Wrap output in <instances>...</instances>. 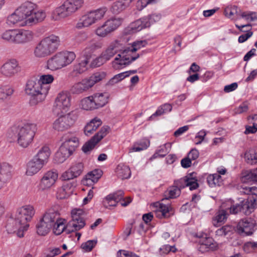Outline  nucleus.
Wrapping results in <instances>:
<instances>
[{
  "label": "nucleus",
  "instance_id": "nucleus-1",
  "mask_svg": "<svg viewBox=\"0 0 257 257\" xmlns=\"http://www.w3.org/2000/svg\"><path fill=\"white\" fill-rule=\"evenodd\" d=\"M35 214L34 207L31 205H25L18 211L14 220L11 219L7 225V230L9 232H15L17 229V234L19 237L24 236V232L27 230L30 221Z\"/></svg>",
  "mask_w": 257,
  "mask_h": 257
},
{
  "label": "nucleus",
  "instance_id": "nucleus-2",
  "mask_svg": "<svg viewBox=\"0 0 257 257\" xmlns=\"http://www.w3.org/2000/svg\"><path fill=\"white\" fill-rule=\"evenodd\" d=\"M61 43L58 36L51 34L40 40L35 46L33 54L37 58L47 57L55 53Z\"/></svg>",
  "mask_w": 257,
  "mask_h": 257
},
{
  "label": "nucleus",
  "instance_id": "nucleus-3",
  "mask_svg": "<svg viewBox=\"0 0 257 257\" xmlns=\"http://www.w3.org/2000/svg\"><path fill=\"white\" fill-rule=\"evenodd\" d=\"M63 143L55 155V160L58 163H63L79 146L78 138L74 134L68 133L62 137Z\"/></svg>",
  "mask_w": 257,
  "mask_h": 257
},
{
  "label": "nucleus",
  "instance_id": "nucleus-4",
  "mask_svg": "<svg viewBox=\"0 0 257 257\" xmlns=\"http://www.w3.org/2000/svg\"><path fill=\"white\" fill-rule=\"evenodd\" d=\"M84 3V0H66L52 12L51 18L60 21L69 17L81 9Z\"/></svg>",
  "mask_w": 257,
  "mask_h": 257
},
{
  "label": "nucleus",
  "instance_id": "nucleus-5",
  "mask_svg": "<svg viewBox=\"0 0 257 257\" xmlns=\"http://www.w3.org/2000/svg\"><path fill=\"white\" fill-rule=\"evenodd\" d=\"M75 58V54L72 51L58 52L47 60L45 68L51 71L61 69L71 64Z\"/></svg>",
  "mask_w": 257,
  "mask_h": 257
},
{
  "label": "nucleus",
  "instance_id": "nucleus-6",
  "mask_svg": "<svg viewBox=\"0 0 257 257\" xmlns=\"http://www.w3.org/2000/svg\"><path fill=\"white\" fill-rule=\"evenodd\" d=\"M37 124L34 122H27L18 129L17 142L23 148H28L33 142L37 131Z\"/></svg>",
  "mask_w": 257,
  "mask_h": 257
},
{
  "label": "nucleus",
  "instance_id": "nucleus-7",
  "mask_svg": "<svg viewBox=\"0 0 257 257\" xmlns=\"http://www.w3.org/2000/svg\"><path fill=\"white\" fill-rule=\"evenodd\" d=\"M2 38L9 42L22 44L28 43L33 38V33L30 30L13 29L5 31Z\"/></svg>",
  "mask_w": 257,
  "mask_h": 257
},
{
  "label": "nucleus",
  "instance_id": "nucleus-8",
  "mask_svg": "<svg viewBox=\"0 0 257 257\" xmlns=\"http://www.w3.org/2000/svg\"><path fill=\"white\" fill-rule=\"evenodd\" d=\"M44 87L43 88L37 80L30 79L27 81L25 91L32 97L30 100L32 105H36L45 99L47 94Z\"/></svg>",
  "mask_w": 257,
  "mask_h": 257
},
{
  "label": "nucleus",
  "instance_id": "nucleus-9",
  "mask_svg": "<svg viewBox=\"0 0 257 257\" xmlns=\"http://www.w3.org/2000/svg\"><path fill=\"white\" fill-rule=\"evenodd\" d=\"M107 11L106 7H102L91 11L82 15L75 25L77 29L87 28L101 20Z\"/></svg>",
  "mask_w": 257,
  "mask_h": 257
},
{
  "label": "nucleus",
  "instance_id": "nucleus-10",
  "mask_svg": "<svg viewBox=\"0 0 257 257\" xmlns=\"http://www.w3.org/2000/svg\"><path fill=\"white\" fill-rule=\"evenodd\" d=\"M119 52L120 53L112 62V67L115 69L129 65L140 57V55L134 51L130 46L125 48L123 50L120 49Z\"/></svg>",
  "mask_w": 257,
  "mask_h": 257
},
{
  "label": "nucleus",
  "instance_id": "nucleus-11",
  "mask_svg": "<svg viewBox=\"0 0 257 257\" xmlns=\"http://www.w3.org/2000/svg\"><path fill=\"white\" fill-rule=\"evenodd\" d=\"M120 45L117 41L110 43L103 50L100 55L93 59L90 63V66L93 68L98 67L111 59L117 53L120 51Z\"/></svg>",
  "mask_w": 257,
  "mask_h": 257
},
{
  "label": "nucleus",
  "instance_id": "nucleus-12",
  "mask_svg": "<svg viewBox=\"0 0 257 257\" xmlns=\"http://www.w3.org/2000/svg\"><path fill=\"white\" fill-rule=\"evenodd\" d=\"M77 118V113L71 111L68 113L60 115L53 123V128L58 132L65 131L70 128Z\"/></svg>",
  "mask_w": 257,
  "mask_h": 257
},
{
  "label": "nucleus",
  "instance_id": "nucleus-13",
  "mask_svg": "<svg viewBox=\"0 0 257 257\" xmlns=\"http://www.w3.org/2000/svg\"><path fill=\"white\" fill-rule=\"evenodd\" d=\"M122 23L119 18H112L106 20L102 25L98 26L95 30V34L98 37L104 38L115 31Z\"/></svg>",
  "mask_w": 257,
  "mask_h": 257
},
{
  "label": "nucleus",
  "instance_id": "nucleus-14",
  "mask_svg": "<svg viewBox=\"0 0 257 257\" xmlns=\"http://www.w3.org/2000/svg\"><path fill=\"white\" fill-rule=\"evenodd\" d=\"M21 70L18 61L12 59L5 62L0 68V73L4 76L12 78L18 74Z\"/></svg>",
  "mask_w": 257,
  "mask_h": 257
},
{
  "label": "nucleus",
  "instance_id": "nucleus-15",
  "mask_svg": "<svg viewBox=\"0 0 257 257\" xmlns=\"http://www.w3.org/2000/svg\"><path fill=\"white\" fill-rule=\"evenodd\" d=\"M255 221L251 218L241 219L236 226L237 232L241 235L252 234L256 229Z\"/></svg>",
  "mask_w": 257,
  "mask_h": 257
},
{
  "label": "nucleus",
  "instance_id": "nucleus-16",
  "mask_svg": "<svg viewBox=\"0 0 257 257\" xmlns=\"http://www.w3.org/2000/svg\"><path fill=\"white\" fill-rule=\"evenodd\" d=\"M58 176V174L56 171L50 170L45 172L38 186L39 190L45 191L50 189L55 185Z\"/></svg>",
  "mask_w": 257,
  "mask_h": 257
},
{
  "label": "nucleus",
  "instance_id": "nucleus-17",
  "mask_svg": "<svg viewBox=\"0 0 257 257\" xmlns=\"http://www.w3.org/2000/svg\"><path fill=\"white\" fill-rule=\"evenodd\" d=\"M108 129L109 127L107 126L101 127L95 136L84 144L82 148L83 152L88 153L91 151L96 145L107 134Z\"/></svg>",
  "mask_w": 257,
  "mask_h": 257
},
{
  "label": "nucleus",
  "instance_id": "nucleus-18",
  "mask_svg": "<svg viewBox=\"0 0 257 257\" xmlns=\"http://www.w3.org/2000/svg\"><path fill=\"white\" fill-rule=\"evenodd\" d=\"M174 185L178 188H184L189 187L190 190L196 189L199 187L198 180L194 174H189L187 176L174 182Z\"/></svg>",
  "mask_w": 257,
  "mask_h": 257
},
{
  "label": "nucleus",
  "instance_id": "nucleus-19",
  "mask_svg": "<svg viewBox=\"0 0 257 257\" xmlns=\"http://www.w3.org/2000/svg\"><path fill=\"white\" fill-rule=\"evenodd\" d=\"M71 106V96L67 92L58 94L55 100V107L61 112L67 111Z\"/></svg>",
  "mask_w": 257,
  "mask_h": 257
},
{
  "label": "nucleus",
  "instance_id": "nucleus-20",
  "mask_svg": "<svg viewBox=\"0 0 257 257\" xmlns=\"http://www.w3.org/2000/svg\"><path fill=\"white\" fill-rule=\"evenodd\" d=\"M195 236L200 238L199 241L198 250L201 252H205L209 250H212L215 248V244L213 243V240L211 237H208L204 233H200L195 234Z\"/></svg>",
  "mask_w": 257,
  "mask_h": 257
},
{
  "label": "nucleus",
  "instance_id": "nucleus-21",
  "mask_svg": "<svg viewBox=\"0 0 257 257\" xmlns=\"http://www.w3.org/2000/svg\"><path fill=\"white\" fill-rule=\"evenodd\" d=\"M90 59L82 55L77 60V63L73 65V70L70 72V75L72 77L78 76L87 70L88 64Z\"/></svg>",
  "mask_w": 257,
  "mask_h": 257
},
{
  "label": "nucleus",
  "instance_id": "nucleus-22",
  "mask_svg": "<svg viewBox=\"0 0 257 257\" xmlns=\"http://www.w3.org/2000/svg\"><path fill=\"white\" fill-rule=\"evenodd\" d=\"M36 8V4L30 2H26L19 7L17 10L18 13L20 14L23 20L26 21V23L27 24L28 20L30 18L33 12Z\"/></svg>",
  "mask_w": 257,
  "mask_h": 257
},
{
  "label": "nucleus",
  "instance_id": "nucleus-23",
  "mask_svg": "<svg viewBox=\"0 0 257 257\" xmlns=\"http://www.w3.org/2000/svg\"><path fill=\"white\" fill-rule=\"evenodd\" d=\"M83 170V165L81 163H76L64 172L61 175V178L63 180L73 179L80 176Z\"/></svg>",
  "mask_w": 257,
  "mask_h": 257
},
{
  "label": "nucleus",
  "instance_id": "nucleus-24",
  "mask_svg": "<svg viewBox=\"0 0 257 257\" xmlns=\"http://www.w3.org/2000/svg\"><path fill=\"white\" fill-rule=\"evenodd\" d=\"M103 43L101 41L93 39L88 43L83 50L82 55L90 59L93 53L96 50L101 49Z\"/></svg>",
  "mask_w": 257,
  "mask_h": 257
},
{
  "label": "nucleus",
  "instance_id": "nucleus-25",
  "mask_svg": "<svg viewBox=\"0 0 257 257\" xmlns=\"http://www.w3.org/2000/svg\"><path fill=\"white\" fill-rule=\"evenodd\" d=\"M162 200L161 202H157L152 205L153 211L155 212L157 217L160 218L169 217V211L171 209L170 205L164 204Z\"/></svg>",
  "mask_w": 257,
  "mask_h": 257
},
{
  "label": "nucleus",
  "instance_id": "nucleus-26",
  "mask_svg": "<svg viewBox=\"0 0 257 257\" xmlns=\"http://www.w3.org/2000/svg\"><path fill=\"white\" fill-rule=\"evenodd\" d=\"M240 17L244 19L247 24L242 25L235 24V26L239 31L244 32L243 28H247L250 30L251 25L250 23L257 21V13L252 12H242L240 13Z\"/></svg>",
  "mask_w": 257,
  "mask_h": 257
},
{
  "label": "nucleus",
  "instance_id": "nucleus-27",
  "mask_svg": "<svg viewBox=\"0 0 257 257\" xmlns=\"http://www.w3.org/2000/svg\"><path fill=\"white\" fill-rule=\"evenodd\" d=\"M51 155V151L48 145L43 146L33 157L35 160L45 166L48 162Z\"/></svg>",
  "mask_w": 257,
  "mask_h": 257
},
{
  "label": "nucleus",
  "instance_id": "nucleus-28",
  "mask_svg": "<svg viewBox=\"0 0 257 257\" xmlns=\"http://www.w3.org/2000/svg\"><path fill=\"white\" fill-rule=\"evenodd\" d=\"M60 218L59 212L54 208H52L47 210L42 219L47 224L53 227Z\"/></svg>",
  "mask_w": 257,
  "mask_h": 257
},
{
  "label": "nucleus",
  "instance_id": "nucleus-29",
  "mask_svg": "<svg viewBox=\"0 0 257 257\" xmlns=\"http://www.w3.org/2000/svg\"><path fill=\"white\" fill-rule=\"evenodd\" d=\"M44 166L42 164L32 158L26 165V175L32 176L40 171Z\"/></svg>",
  "mask_w": 257,
  "mask_h": 257
},
{
  "label": "nucleus",
  "instance_id": "nucleus-30",
  "mask_svg": "<svg viewBox=\"0 0 257 257\" xmlns=\"http://www.w3.org/2000/svg\"><path fill=\"white\" fill-rule=\"evenodd\" d=\"M93 86L89 78L82 79L75 83L72 88V91L75 94H81L87 91Z\"/></svg>",
  "mask_w": 257,
  "mask_h": 257
},
{
  "label": "nucleus",
  "instance_id": "nucleus-31",
  "mask_svg": "<svg viewBox=\"0 0 257 257\" xmlns=\"http://www.w3.org/2000/svg\"><path fill=\"white\" fill-rule=\"evenodd\" d=\"M102 172L100 169H95L88 173L82 180L83 184L87 186H91L96 183L100 178Z\"/></svg>",
  "mask_w": 257,
  "mask_h": 257
},
{
  "label": "nucleus",
  "instance_id": "nucleus-32",
  "mask_svg": "<svg viewBox=\"0 0 257 257\" xmlns=\"http://www.w3.org/2000/svg\"><path fill=\"white\" fill-rule=\"evenodd\" d=\"M11 177L10 167L6 164L0 163V190L6 186Z\"/></svg>",
  "mask_w": 257,
  "mask_h": 257
},
{
  "label": "nucleus",
  "instance_id": "nucleus-33",
  "mask_svg": "<svg viewBox=\"0 0 257 257\" xmlns=\"http://www.w3.org/2000/svg\"><path fill=\"white\" fill-rule=\"evenodd\" d=\"M91 96L93 97L96 109L103 107L108 103L109 95L106 92L95 93Z\"/></svg>",
  "mask_w": 257,
  "mask_h": 257
},
{
  "label": "nucleus",
  "instance_id": "nucleus-34",
  "mask_svg": "<svg viewBox=\"0 0 257 257\" xmlns=\"http://www.w3.org/2000/svg\"><path fill=\"white\" fill-rule=\"evenodd\" d=\"M73 191L72 183L65 182L62 186L58 189L57 197L60 199H65L71 195Z\"/></svg>",
  "mask_w": 257,
  "mask_h": 257
},
{
  "label": "nucleus",
  "instance_id": "nucleus-35",
  "mask_svg": "<svg viewBox=\"0 0 257 257\" xmlns=\"http://www.w3.org/2000/svg\"><path fill=\"white\" fill-rule=\"evenodd\" d=\"M102 124L101 119L98 117H95L91 119L84 128V133L86 136L91 135Z\"/></svg>",
  "mask_w": 257,
  "mask_h": 257
},
{
  "label": "nucleus",
  "instance_id": "nucleus-36",
  "mask_svg": "<svg viewBox=\"0 0 257 257\" xmlns=\"http://www.w3.org/2000/svg\"><path fill=\"white\" fill-rule=\"evenodd\" d=\"M46 13L41 10H37V8L33 12L31 17L28 20V24L29 25L35 24L42 22L46 18Z\"/></svg>",
  "mask_w": 257,
  "mask_h": 257
},
{
  "label": "nucleus",
  "instance_id": "nucleus-37",
  "mask_svg": "<svg viewBox=\"0 0 257 257\" xmlns=\"http://www.w3.org/2000/svg\"><path fill=\"white\" fill-rule=\"evenodd\" d=\"M117 176L121 179H127L131 175V172L128 166L123 164H119L115 169Z\"/></svg>",
  "mask_w": 257,
  "mask_h": 257
},
{
  "label": "nucleus",
  "instance_id": "nucleus-38",
  "mask_svg": "<svg viewBox=\"0 0 257 257\" xmlns=\"http://www.w3.org/2000/svg\"><path fill=\"white\" fill-rule=\"evenodd\" d=\"M207 182L211 187L220 186L223 185V179L219 174L217 173L208 175L207 177Z\"/></svg>",
  "mask_w": 257,
  "mask_h": 257
},
{
  "label": "nucleus",
  "instance_id": "nucleus-39",
  "mask_svg": "<svg viewBox=\"0 0 257 257\" xmlns=\"http://www.w3.org/2000/svg\"><path fill=\"white\" fill-rule=\"evenodd\" d=\"M242 157L247 164L252 165L257 163V152L253 149L246 150Z\"/></svg>",
  "mask_w": 257,
  "mask_h": 257
},
{
  "label": "nucleus",
  "instance_id": "nucleus-40",
  "mask_svg": "<svg viewBox=\"0 0 257 257\" xmlns=\"http://www.w3.org/2000/svg\"><path fill=\"white\" fill-rule=\"evenodd\" d=\"M54 79L53 75L47 74L41 76L39 79L38 80L41 85L43 86V88L45 87L44 89L47 94L50 88V84L53 82Z\"/></svg>",
  "mask_w": 257,
  "mask_h": 257
},
{
  "label": "nucleus",
  "instance_id": "nucleus-41",
  "mask_svg": "<svg viewBox=\"0 0 257 257\" xmlns=\"http://www.w3.org/2000/svg\"><path fill=\"white\" fill-rule=\"evenodd\" d=\"M92 98L93 97L90 95L82 99L80 102V107L85 110L96 109Z\"/></svg>",
  "mask_w": 257,
  "mask_h": 257
},
{
  "label": "nucleus",
  "instance_id": "nucleus-42",
  "mask_svg": "<svg viewBox=\"0 0 257 257\" xmlns=\"http://www.w3.org/2000/svg\"><path fill=\"white\" fill-rule=\"evenodd\" d=\"M171 144L170 143L161 146L156 151L155 153L152 156L151 160L156 159L158 157L163 158L170 152L171 148Z\"/></svg>",
  "mask_w": 257,
  "mask_h": 257
},
{
  "label": "nucleus",
  "instance_id": "nucleus-43",
  "mask_svg": "<svg viewBox=\"0 0 257 257\" xmlns=\"http://www.w3.org/2000/svg\"><path fill=\"white\" fill-rule=\"evenodd\" d=\"M241 12L236 6H230L226 8V17L231 19V20H236L238 18V16H240Z\"/></svg>",
  "mask_w": 257,
  "mask_h": 257
},
{
  "label": "nucleus",
  "instance_id": "nucleus-44",
  "mask_svg": "<svg viewBox=\"0 0 257 257\" xmlns=\"http://www.w3.org/2000/svg\"><path fill=\"white\" fill-rule=\"evenodd\" d=\"M110 195L112 196V198L116 201L118 204L122 206H127L132 201V199L130 197L125 199L123 198V192L121 190H119L115 193Z\"/></svg>",
  "mask_w": 257,
  "mask_h": 257
},
{
  "label": "nucleus",
  "instance_id": "nucleus-45",
  "mask_svg": "<svg viewBox=\"0 0 257 257\" xmlns=\"http://www.w3.org/2000/svg\"><path fill=\"white\" fill-rule=\"evenodd\" d=\"M23 19L16 9L15 12L7 17V24L10 27H13L17 24L23 21Z\"/></svg>",
  "mask_w": 257,
  "mask_h": 257
},
{
  "label": "nucleus",
  "instance_id": "nucleus-46",
  "mask_svg": "<svg viewBox=\"0 0 257 257\" xmlns=\"http://www.w3.org/2000/svg\"><path fill=\"white\" fill-rule=\"evenodd\" d=\"M181 194V190L176 186L170 187L165 192V198L162 199V201H165L169 198H175L178 197Z\"/></svg>",
  "mask_w": 257,
  "mask_h": 257
},
{
  "label": "nucleus",
  "instance_id": "nucleus-47",
  "mask_svg": "<svg viewBox=\"0 0 257 257\" xmlns=\"http://www.w3.org/2000/svg\"><path fill=\"white\" fill-rule=\"evenodd\" d=\"M224 219L225 210L221 208L218 211L215 216L213 218L212 223L214 226L219 227L224 223Z\"/></svg>",
  "mask_w": 257,
  "mask_h": 257
},
{
  "label": "nucleus",
  "instance_id": "nucleus-48",
  "mask_svg": "<svg viewBox=\"0 0 257 257\" xmlns=\"http://www.w3.org/2000/svg\"><path fill=\"white\" fill-rule=\"evenodd\" d=\"M52 228V227L47 224L41 219L39 223L37 225V232L40 235L44 236L49 232Z\"/></svg>",
  "mask_w": 257,
  "mask_h": 257
},
{
  "label": "nucleus",
  "instance_id": "nucleus-49",
  "mask_svg": "<svg viewBox=\"0 0 257 257\" xmlns=\"http://www.w3.org/2000/svg\"><path fill=\"white\" fill-rule=\"evenodd\" d=\"M66 220L64 219H59L52 227H53V232L56 235H60L64 231H65L67 233L68 231L66 230V225H65Z\"/></svg>",
  "mask_w": 257,
  "mask_h": 257
},
{
  "label": "nucleus",
  "instance_id": "nucleus-50",
  "mask_svg": "<svg viewBox=\"0 0 257 257\" xmlns=\"http://www.w3.org/2000/svg\"><path fill=\"white\" fill-rule=\"evenodd\" d=\"M72 224H70V221L66 225V230L68 231V233H70L71 232L79 230L82 228H83L85 225V223L84 221H80L75 220L74 221Z\"/></svg>",
  "mask_w": 257,
  "mask_h": 257
},
{
  "label": "nucleus",
  "instance_id": "nucleus-51",
  "mask_svg": "<svg viewBox=\"0 0 257 257\" xmlns=\"http://www.w3.org/2000/svg\"><path fill=\"white\" fill-rule=\"evenodd\" d=\"M84 212L83 210L80 209H74L71 211V220H70V224H72L75 220H79V221H84Z\"/></svg>",
  "mask_w": 257,
  "mask_h": 257
},
{
  "label": "nucleus",
  "instance_id": "nucleus-52",
  "mask_svg": "<svg viewBox=\"0 0 257 257\" xmlns=\"http://www.w3.org/2000/svg\"><path fill=\"white\" fill-rule=\"evenodd\" d=\"M145 17L137 20L131 24V29L136 31H140L143 29L148 28Z\"/></svg>",
  "mask_w": 257,
  "mask_h": 257
},
{
  "label": "nucleus",
  "instance_id": "nucleus-53",
  "mask_svg": "<svg viewBox=\"0 0 257 257\" xmlns=\"http://www.w3.org/2000/svg\"><path fill=\"white\" fill-rule=\"evenodd\" d=\"M162 18V15L160 13H152L147 17H145L146 23L147 24L148 27L151 25L159 22Z\"/></svg>",
  "mask_w": 257,
  "mask_h": 257
},
{
  "label": "nucleus",
  "instance_id": "nucleus-54",
  "mask_svg": "<svg viewBox=\"0 0 257 257\" xmlns=\"http://www.w3.org/2000/svg\"><path fill=\"white\" fill-rule=\"evenodd\" d=\"M241 212L245 215H248L253 211V206L249 201H242L240 202Z\"/></svg>",
  "mask_w": 257,
  "mask_h": 257
},
{
  "label": "nucleus",
  "instance_id": "nucleus-55",
  "mask_svg": "<svg viewBox=\"0 0 257 257\" xmlns=\"http://www.w3.org/2000/svg\"><path fill=\"white\" fill-rule=\"evenodd\" d=\"M128 6L124 0L115 2L112 6V11L115 13H119L125 9Z\"/></svg>",
  "mask_w": 257,
  "mask_h": 257
},
{
  "label": "nucleus",
  "instance_id": "nucleus-56",
  "mask_svg": "<svg viewBox=\"0 0 257 257\" xmlns=\"http://www.w3.org/2000/svg\"><path fill=\"white\" fill-rule=\"evenodd\" d=\"M240 179L241 182L245 183L254 182L252 170L242 171Z\"/></svg>",
  "mask_w": 257,
  "mask_h": 257
},
{
  "label": "nucleus",
  "instance_id": "nucleus-57",
  "mask_svg": "<svg viewBox=\"0 0 257 257\" xmlns=\"http://www.w3.org/2000/svg\"><path fill=\"white\" fill-rule=\"evenodd\" d=\"M104 72H98L92 75L89 78L92 85L103 79L106 77Z\"/></svg>",
  "mask_w": 257,
  "mask_h": 257
},
{
  "label": "nucleus",
  "instance_id": "nucleus-58",
  "mask_svg": "<svg viewBox=\"0 0 257 257\" xmlns=\"http://www.w3.org/2000/svg\"><path fill=\"white\" fill-rule=\"evenodd\" d=\"M97 243L96 240H89L81 244V247L85 252L90 251Z\"/></svg>",
  "mask_w": 257,
  "mask_h": 257
},
{
  "label": "nucleus",
  "instance_id": "nucleus-59",
  "mask_svg": "<svg viewBox=\"0 0 257 257\" xmlns=\"http://www.w3.org/2000/svg\"><path fill=\"white\" fill-rule=\"evenodd\" d=\"M177 248L174 245H164L159 249V254L161 255H165L170 252H175Z\"/></svg>",
  "mask_w": 257,
  "mask_h": 257
},
{
  "label": "nucleus",
  "instance_id": "nucleus-60",
  "mask_svg": "<svg viewBox=\"0 0 257 257\" xmlns=\"http://www.w3.org/2000/svg\"><path fill=\"white\" fill-rule=\"evenodd\" d=\"M117 204L118 203L116 201H115L110 194L107 196L103 201V206L108 209H110L111 207L116 206Z\"/></svg>",
  "mask_w": 257,
  "mask_h": 257
},
{
  "label": "nucleus",
  "instance_id": "nucleus-61",
  "mask_svg": "<svg viewBox=\"0 0 257 257\" xmlns=\"http://www.w3.org/2000/svg\"><path fill=\"white\" fill-rule=\"evenodd\" d=\"M60 249L58 247L49 248L45 250L43 254V257H54L55 256L60 254Z\"/></svg>",
  "mask_w": 257,
  "mask_h": 257
},
{
  "label": "nucleus",
  "instance_id": "nucleus-62",
  "mask_svg": "<svg viewBox=\"0 0 257 257\" xmlns=\"http://www.w3.org/2000/svg\"><path fill=\"white\" fill-rule=\"evenodd\" d=\"M148 42L146 40H140L134 42L130 46L134 51L136 52L138 50L146 46Z\"/></svg>",
  "mask_w": 257,
  "mask_h": 257
},
{
  "label": "nucleus",
  "instance_id": "nucleus-63",
  "mask_svg": "<svg viewBox=\"0 0 257 257\" xmlns=\"http://www.w3.org/2000/svg\"><path fill=\"white\" fill-rule=\"evenodd\" d=\"M125 78L126 77L124 72L120 73L114 75L112 78H111L107 82V85L110 86L113 85L114 84L119 82Z\"/></svg>",
  "mask_w": 257,
  "mask_h": 257
},
{
  "label": "nucleus",
  "instance_id": "nucleus-64",
  "mask_svg": "<svg viewBox=\"0 0 257 257\" xmlns=\"http://www.w3.org/2000/svg\"><path fill=\"white\" fill-rule=\"evenodd\" d=\"M14 90L10 87L0 88V94L2 99H6L13 93Z\"/></svg>",
  "mask_w": 257,
  "mask_h": 257
}]
</instances>
